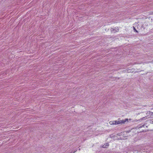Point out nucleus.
I'll return each instance as SVG.
<instances>
[{"mask_svg":"<svg viewBox=\"0 0 153 153\" xmlns=\"http://www.w3.org/2000/svg\"><path fill=\"white\" fill-rule=\"evenodd\" d=\"M125 121L123 120L114 121L115 125H118L120 124L124 123Z\"/></svg>","mask_w":153,"mask_h":153,"instance_id":"f257e3e1","label":"nucleus"},{"mask_svg":"<svg viewBox=\"0 0 153 153\" xmlns=\"http://www.w3.org/2000/svg\"><path fill=\"white\" fill-rule=\"evenodd\" d=\"M108 143H107L102 145V147L103 148H107L108 147Z\"/></svg>","mask_w":153,"mask_h":153,"instance_id":"f03ea898","label":"nucleus"},{"mask_svg":"<svg viewBox=\"0 0 153 153\" xmlns=\"http://www.w3.org/2000/svg\"><path fill=\"white\" fill-rule=\"evenodd\" d=\"M127 132L128 133V132H127V131L124 132H123V133H121V135H125L124 137H126V134H127Z\"/></svg>","mask_w":153,"mask_h":153,"instance_id":"7ed1b4c3","label":"nucleus"},{"mask_svg":"<svg viewBox=\"0 0 153 153\" xmlns=\"http://www.w3.org/2000/svg\"><path fill=\"white\" fill-rule=\"evenodd\" d=\"M112 31L114 33H115L116 32H117L118 31V29L117 28H115L114 29H113L112 30Z\"/></svg>","mask_w":153,"mask_h":153,"instance_id":"20e7f679","label":"nucleus"},{"mask_svg":"<svg viewBox=\"0 0 153 153\" xmlns=\"http://www.w3.org/2000/svg\"><path fill=\"white\" fill-rule=\"evenodd\" d=\"M109 123L111 125H115L114 121H110L109 122Z\"/></svg>","mask_w":153,"mask_h":153,"instance_id":"39448f33","label":"nucleus"},{"mask_svg":"<svg viewBox=\"0 0 153 153\" xmlns=\"http://www.w3.org/2000/svg\"><path fill=\"white\" fill-rule=\"evenodd\" d=\"M128 119H126L124 120H123V121H125V122L126 121H128Z\"/></svg>","mask_w":153,"mask_h":153,"instance_id":"423d86ee","label":"nucleus"},{"mask_svg":"<svg viewBox=\"0 0 153 153\" xmlns=\"http://www.w3.org/2000/svg\"><path fill=\"white\" fill-rule=\"evenodd\" d=\"M134 31H135L136 32H138V31L136 30L135 28L134 27Z\"/></svg>","mask_w":153,"mask_h":153,"instance_id":"0eeeda50","label":"nucleus"},{"mask_svg":"<svg viewBox=\"0 0 153 153\" xmlns=\"http://www.w3.org/2000/svg\"><path fill=\"white\" fill-rule=\"evenodd\" d=\"M138 152V151L136 150V151H134V153H137V152Z\"/></svg>","mask_w":153,"mask_h":153,"instance_id":"6e6552de","label":"nucleus"},{"mask_svg":"<svg viewBox=\"0 0 153 153\" xmlns=\"http://www.w3.org/2000/svg\"><path fill=\"white\" fill-rule=\"evenodd\" d=\"M144 125H143V126H141L140 127L141 128H142V127H143V126H144Z\"/></svg>","mask_w":153,"mask_h":153,"instance_id":"1a4fd4ad","label":"nucleus"},{"mask_svg":"<svg viewBox=\"0 0 153 153\" xmlns=\"http://www.w3.org/2000/svg\"><path fill=\"white\" fill-rule=\"evenodd\" d=\"M152 123H153V120H152Z\"/></svg>","mask_w":153,"mask_h":153,"instance_id":"9d476101","label":"nucleus"}]
</instances>
